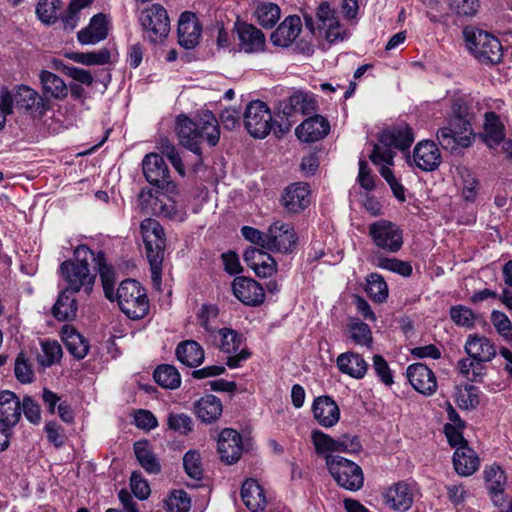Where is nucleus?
Masks as SVG:
<instances>
[{
  "label": "nucleus",
  "instance_id": "nucleus-38",
  "mask_svg": "<svg viewBox=\"0 0 512 512\" xmlns=\"http://www.w3.org/2000/svg\"><path fill=\"white\" fill-rule=\"evenodd\" d=\"M107 36L106 18L103 14L94 15L87 28L78 32L82 44H95Z\"/></svg>",
  "mask_w": 512,
  "mask_h": 512
},
{
  "label": "nucleus",
  "instance_id": "nucleus-56",
  "mask_svg": "<svg viewBox=\"0 0 512 512\" xmlns=\"http://www.w3.org/2000/svg\"><path fill=\"white\" fill-rule=\"evenodd\" d=\"M169 512H188L191 507V501L184 490H175L166 501Z\"/></svg>",
  "mask_w": 512,
  "mask_h": 512
},
{
  "label": "nucleus",
  "instance_id": "nucleus-29",
  "mask_svg": "<svg viewBox=\"0 0 512 512\" xmlns=\"http://www.w3.org/2000/svg\"><path fill=\"white\" fill-rule=\"evenodd\" d=\"M193 411L201 422L212 424L221 417L223 405L218 397L208 394L194 403Z\"/></svg>",
  "mask_w": 512,
  "mask_h": 512
},
{
  "label": "nucleus",
  "instance_id": "nucleus-17",
  "mask_svg": "<svg viewBox=\"0 0 512 512\" xmlns=\"http://www.w3.org/2000/svg\"><path fill=\"white\" fill-rule=\"evenodd\" d=\"M14 102L18 108L30 112L34 117H42L50 109L48 98L25 85L17 89Z\"/></svg>",
  "mask_w": 512,
  "mask_h": 512
},
{
  "label": "nucleus",
  "instance_id": "nucleus-61",
  "mask_svg": "<svg viewBox=\"0 0 512 512\" xmlns=\"http://www.w3.org/2000/svg\"><path fill=\"white\" fill-rule=\"evenodd\" d=\"M351 339L358 345H368L372 341V333L366 323L355 321L349 325Z\"/></svg>",
  "mask_w": 512,
  "mask_h": 512
},
{
  "label": "nucleus",
  "instance_id": "nucleus-21",
  "mask_svg": "<svg viewBox=\"0 0 512 512\" xmlns=\"http://www.w3.org/2000/svg\"><path fill=\"white\" fill-rule=\"evenodd\" d=\"M202 27L196 15L192 12H183L178 21V42L186 48L192 49L198 45Z\"/></svg>",
  "mask_w": 512,
  "mask_h": 512
},
{
  "label": "nucleus",
  "instance_id": "nucleus-18",
  "mask_svg": "<svg viewBox=\"0 0 512 512\" xmlns=\"http://www.w3.org/2000/svg\"><path fill=\"white\" fill-rule=\"evenodd\" d=\"M407 378L412 387L423 395L430 396L437 390L434 372L423 363H414L407 368Z\"/></svg>",
  "mask_w": 512,
  "mask_h": 512
},
{
  "label": "nucleus",
  "instance_id": "nucleus-32",
  "mask_svg": "<svg viewBox=\"0 0 512 512\" xmlns=\"http://www.w3.org/2000/svg\"><path fill=\"white\" fill-rule=\"evenodd\" d=\"M21 419V401L10 391L0 392V421L16 426Z\"/></svg>",
  "mask_w": 512,
  "mask_h": 512
},
{
  "label": "nucleus",
  "instance_id": "nucleus-12",
  "mask_svg": "<svg viewBox=\"0 0 512 512\" xmlns=\"http://www.w3.org/2000/svg\"><path fill=\"white\" fill-rule=\"evenodd\" d=\"M212 342L219 349L228 354L226 364L229 368H237L242 361L250 357V352L246 349H240L242 336L230 328H221L215 331Z\"/></svg>",
  "mask_w": 512,
  "mask_h": 512
},
{
  "label": "nucleus",
  "instance_id": "nucleus-36",
  "mask_svg": "<svg viewBox=\"0 0 512 512\" xmlns=\"http://www.w3.org/2000/svg\"><path fill=\"white\" fill-rule=\"evenodd\" d=\"M337 366L342 373L355 379H361L367 372V363L357 353L345 352L338 356Z\"/></svg>",
  "mask_w": 512,
  "mask_h": 512
},
{
  "label": "nucleus",
  "instance_id": "nucleus-45",
  "mask_svg": "<svg viewBox=\"0 0 512 512\" xmlns=\"http://www.w3.org/2000/svg\"><path fill=\"white\" fill-rule=\"evenodd\" d=\"M482 361L474 358H462L457 363L459 373L470 382L481 381L485 375V367Z\"/></svg>",
  "mask_w": 512,
  "mask_h": 512
},
{
  "label": "nucleus",
  "instance_id": "nucleus-26",
  "mask_svg": "<svg viewBox=\"0 0 512 512\" xmlns=\"http://www.w3.org/2000/svg\"><path fill=\"white\" fill-rule=\"evenodd\" d=\"M302 29V22L299 16L290 15L286 17L275 31L272 32L270 39L273 45L278 47H288L299 36Z\"/></svg>",
  "mask_w": 512,
  "mask_h": 512
},
{
  "label": "nucleus",
  "instance_id": "nucleus-59",
  "mask_svg": "<svg viewBox=\"0 0 512 512\" xmlns=\"http://www.w3.org/2000/svg\"><path fill=\"white\" fill-rule=\"evenodd\" d=\"M14 372L17 380L23 384L31 383L34 380V371L22 352L15 360Z\"/></svg>",
  "mask_w": 512,
  "mask_h": 512
},
{
  "label": "nucleus",
  "instance_id": "nucleus-55",
  "mask_svg": "<svg viewBox=\"0 0 512 512\" xmlns=\"http://www.w3.org/2000/svg\"><path fill=\"white\" fill-rule=\"evenodd\" d=\"M167 424L170 430L182 435H187L193 430L192 418L184 413H170L167 418Z\"/></svg>",
  "mask_w": 512,
  "mask_h": 512
},
{
  "label": "nucleus",
  "instance_id": "nucleus-48",
  "mask_svg": "<svg viewBox=\"0 0 512 512\" xmlns=\"http://www.w3.org/2000/svg\"><path fill=\"white\" fill-rule=\"evenodd\" d=\"M41 346L42 353L37 356V361L41 366L50 367L59 362L62 357V347L57 341H44Z\"/></svg>",
  "mask_w": 512,
  "mask_h": 512
},
{
  "label": "nucleus",
  "instance_id": "nucleus-16",
  "mask_svg": "<svg viewBox=\"0 0 512 512\" xmlns=\"http://www.w3.org/2000/svg\"><path fill=\"white\" fill-rule=\"evenodd\" d=\"M296 240V234L288 223L276 221L268 228L265 250L289 253L295 247Z\"/></svg>",
  "mask_w": 512,
  "mask_h": 512
},
{
  "label": "nucleus",
  "instance_id": "nucleus-31",
  "mask_svg": "<svg viewBox=\"0 0 512 512\" xmlns=\"http://www.w3.org/2000/svg\"><path fill=\"white\" fill-rule=\"evenodd\" d=\"M241 498L251 512H262L267 505L263 488L252 478L246 479L243 482Z\"/></svg>",
  "mask_w": 512,
  "mask_h": 512
},
{
  "label": "nucleus",
  "instance_id": "nucleus-2",
  "mask_svg": "<svg viewBox=\"0 0 512 512\" xmlns=\"http://www.w3.org/2000/svg\"><path fill=\"white\" fill-rule=\"evenodd\" d=\"M479 111L478 103L472 98L457 99L452 106V114L447 126L437 132V140L442 148L450 151L460 147H469L472 143V122L476 112Z\"/></svg>",
  "mask_w": 512,
  "mask_h": 512
},
{
  "label": "nucleus",
  "instance_id": "nucleus-13",
  "mask_svg": "<svg viewBox=\"0 0 512 512\" xmlns=\"http://www.w3.org/2000/svg\"><path fill=\"white\" fill-rule=\"evenodd\" d=\"M369 236L379 249L396 253L403 246L402 230L388 220H378L369 225Z\"/></svg>",
  "mask_w": 512,
  "mask_h": 512
},
{
  "label": "nucleus",
  "instance_id": "nucleus-58",
  "mask_svg": "<svg viewBox=\"0 0 512 512\" xmlns=\"http://www.w3.org/2000/svg\"><path fill=\"white\" fill-rule=\"evenodd\" d=\"M377 265L382 269H387L404 277L412 274L410 263L396 258L379 257Z\"/></svg>",
  "mask_w": 512,
  "mask_h": 512
},
{
  "label": "nucleus",
  "instance_id": "nucleus-51",
  "mask_svg": "<svg viewBox=\"0 0 512 512\" xmlns=\"http://www.w3.org/2000/svg\"><path fill=\"white\" fill-rule=\"evenodd\" d=\"M485 482L490 492L505 490L507 479L504 471L499 466H490L485 470Z\"/></svg>",
  "mask_w": 512,
  "mask_h": 512
},
{
  "label": "nucleus",
  "instance_id": "nucleus-7",
  "mask_svg": "<svg viewBox=\"0 0 512 512\" xmlns=\"http://www.w3.org/2000/svg\"><path fill=\"white\" fill-rule=\"evenodd\" d=\"M117 300L120 310L130 319L144 318L149 311V301L145 289L134 279L121 282L114 300Z\"/></svg>",
  "mask_w": 512,
  "mask_h": 512
},
{
  "label": "nucleus",
  "instance_id": "nucleus-33",
  "mask_svg": "<svg viewBox=\"0 0 512 512\" xmlns=\"http://www.w3.org/2000/svg\"><path fill=\"white\" fill-rule=\"evenodd\" d=\"M175 355L182 364L190 368L200 366L205 358L203 348L195 340L180 342L176 347Z\"/></svg>",
  "mask_w": 512,
  "mask_h": 512
},
{
  "label": "nucleus",
  "instance_id": "nucleus-50",
  "mask_svg": "<svg viewBox=\"0 0 512 512\" xmlns=\"http://www.w3.org/2000/svg\"><path fill=\"white\" fill-rule=\"evenodd\" d=\"M311 439L318 455H331L333 452H337V442L328 434L314 430L311 434Z\"/></svg>",
  "mask_w": 512,
  "mask_h": 512
},
{
  "label": "nucleus",
  "instance_id": "nucleus-19",
  "mask_svg": "<svg viewBox=\"0 0 512 512\" xmlns=\"http://www.w3.org/2000/svg\"><path fill=\"white\" fill-rule=\"evenodd\" d=\"M232 290L235 297L248 306H258L265 298L263 287L247 277H236L232 282Z\"/></svg>",
  "mask_w": 512,
  "mask_h": 512
},
{
  "label": "nucleus",
  "instance_id": "nucleus-47",
  "mask_svg": "<svg viewBox=\"0 0 512 512\" xmlns=\"http://www.w3.org/2000/svg\"><path fill=\"white\" fill-rule=\"evenodd\" d=\"M366 293L375 302L383 303L388 297V286L384 278L378 273H371L367 277Z\"/></svg>",
  "mask_w": 512,
  "mask_h": 512
},
{
  "label": "nucleus",
  "instance_id": "nucleus-53",
  "mask_svg": "<svg viewBox=\"0 0 512 512\" xmlns=\"http://www.w3.org/2000/svg\"><path fill=\"white\" fill-rule=\"evenodd\" d=\"M184 470L189 477L200 480L203 476L200 454L195 450H189L183 457Z\"/></svg>",
  "mask_w": 512,
  "mask_h": 512
},
{
  "label": "nucleus",
  "instance_id": "nucleus-39",
  "mask_svg": "<svg viewBox=\"0 0 512 512\" xmlns=\"http://www.w3.org/2000/svg\"><path fill=\"white\" fill-rule=\"evenodd\" d=\"M483 140L490 147H497L504 141V125L494 112L485 113Z\"/></svg>",
  "mask_w": 512,
  "mask_h": 512
},
{
  "label": "nucleus",
  "instance_id": "nucleus-20",
  "mask_svg": "<svg viewBox=\"0 0 512 512\" xmlns=\"http://www.w3.org/2000/svg\"><path fill=\"white\" fill-rule=\"evenodd\" d=\"M217 448L222 461L236 463L243 452L242 437L236 430L225 428L219 434Z\"/></svg>",
  "mask_w": 512,
  "mask_h": 512
},
{
  "label": "nucleus",
  "instance_id": "nucleus-14",
  "mask_svg": "<svg viewBox=\"0 0 512 512\" xmlns=\"http://www.w3.org/2000/svg\"><path fill=\"white\" fill-rule=\"evenodd\" d=\"M239 50L246 54L262 53L266 50V37L255 25L237 20L234 23Z\"/></svg>",
  "mask_w": 512,
  "mask_h": 512
},
{
  "label": "nucleus",
  "instance_id": "nucleus-62",
  "mask_svg": "<svg viewBox=\"0 0 512 512\" xmlns=\"http://www.w3.org/2000/svg\"><path fill=\"white\" fill-rule=\"evenodd\" d=\"M32 424H39L41 421L40 405L31 396H24L21 401V413Z\"/></svg>",
  "mask_w": 512,
  "mask_h": 512
},
{
  "label": "nucleus",
  "instance_id": "nucleus-35",
  "mask_svg": "<svg viewBox=\"0 0 512 512\" xmlns=\"http://www.w3.org/2000/svg\"><path fill=\"white\" fill-rule=\"evenodd\" d=\"M73 293L63 289L60 291L56 303L51 308V313L58 321L73 320L77 314V300Z\"/></svg>",
  "mask_w": 512,
  "mask_h": 512
},
{
  "label": "nucleus",
  "instance_id": "nucleus-40",
  "mask_svg": "<svg viewBox=\"0 0 512 512\" xmlns=\"http://www.w3.org/2000/svg\"><path fill=\"white\" fill-rule=\"evenodd\" d=\"M62 340L66 349L76 359H83L89 351V343L79 332L73 327L66 326L62 331Z\"/></svg>",
  "mask_w": 512,
  "mask_h": 512
},
{
  "label": "nucleus",
  "instance_id": "nucleus-3",
  "mask_svg": "<svg viewBox=\"0 0 512 512\" xmlns=\"http://www.w3.org/2000/svg\"><path fill=\"white\" fill-rule=\"evenodd\" d=\"M175 132L179 143L201 158L200 144L206 140L210 146L219 142L220 129L218 121L210 111H204L197 121L185 115H179L176 120Z\"/></svg>",
  "mask_w": 512,
  "mask_h": 512
},
{
  "label": "nucleus",
  "instance_id": "nucleus-1",
  "mask_svg": "<svg viewBox=\"0 0 512 512\" xmlns=\"http://www.w3.org/2000/svg\"><path fill=\"white\" fill-rule=\"evenodd\" d=\"M414 141L412 128L405 124H398L382 131L378 143L374 144L372 153L369 155L371 162L379 166L380 175L390 186L394 196L405 201V189L389 168L394 163V149L405 150Z\"/></svg>",
  "mask_w": 512,
  "mask_h": 512
},
{
  "label": "nucleus",
  "instance_id": "nucleus-41",
  "mask_svg": "<svg viewBox=\"0 0 512 512\" xmlns=\"http://www.w3.org/2000/svg\"><path fill=\"white\" fill-rule=\"evenodd\" d=\"M92 263L97 266V271L101 278L105 297L110 301H113L115 273L112 266L106 263L105 255L103 252H98L95 254V260L92 261Z\"/></svg>",
  "mask_w": 512,
  "mask_h": 512
},
{
  "label": "nucleus",
  "instance_id": "nucleus-42",
  "mask_svg": "<svg viewBox=\"0 0 512 512\" xmlns=\"http://www.w3.org/2000/svg\"><path fill=\"white\" fill-rule=\"evenodd\" d=\"M134 452L140 465L151 474L161 471V464L150 449L147 441H138L134 444Z\"/></svg>",
  "mask_w": 512,
  "mask_h": 512
},
{
  "label": "nucleus",
  "instance_id": "nucleus-27",
  "mask_svg": "<svg viewBox=\"0 0 512 512\" xmlns=\"http://www.w3.org/2000/svg\"><path fill=\"white\" fill-rule=\"evenodd\" d=\"M330 131L329 122L320 115H315L297 126L295 133L300 141L315 142L324 138Z\"/></svg>",
  "mask_w": 512,
  "mask_h": 512
},
{
  "label": "nucleus",
  "instance_id": "nucleus-60",
  "mask_svg": "<svg viewBox=\"0 0 512 512\" xmlns=\"http://www.w3.org/2000/svg\"><path fill=\"white\" fill-rule=\"evenodd\" d=\"M491 322L498 334L505 340L512 339V323L505 313L497 310L492 311Z\"/></svg>",
  "mask_w": 512,
  "mask_h": 512
},
{
  "label": "nucleus",
  "instance_id": "nucleus-49",
  "mask_svg": "<svg viewBox=\"0 0 512 512\" xmlns=\"http://www.w3.org/2000/svg\"><path fill=\"white\" fill-rule=\"evenodd\" d=\"M70 59L84 65H104L110 61V52L107 49H101L95 52H75L70 54Z\"/></svg>",
  "mask_w": 512,
  "mask_h": 512
},
{
  "label": "nucleus",
  "instance_id": "nucleus-64",
  "mask_svg": "<svg viewBox=\"0 0 512 512\" xmlns=\"http://www.w3.org/2000/svg\"><path fill=\"white\" fill-rule=\"evenodd\" d=\"M316 17L318 22L317 28L319 31H322V28L331 27V25L336 23L338 20L335 11L332 10L326 2H323L318 6Z\"/></svg>",
  "mask_w": 512,
  "mask_h": 512
},
{
  "label": "nucleus",
  "instance_id": "nucleus-25",
  "mask_svg": "<svg viewBox=\"0 0 512 512\" xmlns=\"http://www.w3.org/2000/svg\"><path fill=\"white\" fill-rule=\"evenodd\" d=\"M464 350L469 357L484 363L491 362L497 354L495 344L489 338L478 334L467 337Z\"/></svg>",
  "mask_w": 512,
  "mask_h": 512
},
{
  "label": "nucleus",
  "instance_id": "nucleus-30",
  "mask_svg": "<svg viewBox=\"0 0 512 512\" xmlns=\"http://www.w3.org/2000/svg\"><path fill=\"white\" fill-rule=\"evenodd\" d=\"M383 496L385 503L396 511H407L413 503L411 489L404 482L395 483L386 490Z\"/></svg>",
  "mask_w": 512,
  "mask_h": 512
},
{
  "label": "nucleus",
  "instance_id": "nucleus-23",
  "mask_svg": "<svg viewBox=\"0 0 512 512\" xmlns=\"http://www.w3.org/2000/svg\"><path fill=\"white\" fill-rule=\"evenodd\" d=\"M413 161L423 171H434L441 163V153L436 143L429 140L419 142L413 150Z\"/></svg>",
  "mask_w": 512,
  "mask_h": 512
},
{
  "label": "nucleus",
  "instance_id": "nucleus-54",
  "mask_svg": "<svg viewBox=\"0 0 512 512\" xmlns=\"http://www.w3.org/2000/svg\"><path fill=\"white\" fill-rule=\"evenodd\" d=\"M449 7L456 15L472 18L480 9L479 0H448Z\"/></svg>",
  "mask_w": 512,
  "mask_h": 512
},
{
  "label": "nucleus",
  "instance_id": "nucleus-44",
  "mask_svg": "<svg viewBox=\"0 0 512 512\" xmlns=\"http://www.w3.org/2000/svg\"><path fill=\"white\" fill-rule=\"evenodd\" d=\"M153 377L157 384L166 389H176L181 384V377L178 370L169 364L158 366Z\"/></svg>",
  "mask_w": 512,
  "mask_h": 512
},
{
  "label": "nucleus",
  "instance_id": "nucleus-9",
  "mask_svg": "<svg viewBox=\"0 0 512 512\" xmlns=\"http://www.w3.org/2000/svg\"><path fill=\"white\" fill-rule=\"evenodd\" d=\"M139 202L143 211L158 217L182 222L186 218L185 210L167 193L143 189L139 194Z\"/></svg>",
  "mask_w": 512,
  "mask_h": 512
},
{
  "label": "nucleus",
  "instance_id": "nucleus-24",
  "mask_svg": "<svg viewBox=\"0 0 512 512\" xmlns=\"http://www.w3.org/2000/svg\"><path fill=\"white\" fill-rule=\"evenodd\" d=\"M244 261L254 270L259 277H270L277 270V264L274 258L266 251L260 248H248L244 252Z\"/></svg>",
  "mask_w": 512,
  "mask_h": 512
},
{
  "label": "nucleus",
  "instance_id": "nucleus-15",
  "mask_svg": "<svg viewBox=\"0 0 512 512\" xmlns=\"http://www.w3.org/2000/svg\"><path fill=\"white\" fill-rule=\"evenodd\" d=\"M142 169L150 184L162 189L166 187L171 193L176 189L175 184L169 180L168 166L159 154H147L142 161Z\"/></svg>",
  "mask_w": 512,
  "mask_h": 512
},
{
  "label": "nucleus",
  "instance_id": "nucleus-10",
  "mask_svg": "<svg viewBox=\"0 0 512 512\" xmlns=\"http://www.w3.org/2000/svg\"><path fill=\"white\" fill-rule=\"evenodd\" d=\"M325 463L329 473L340 487L349 491H358L363 487V471L353 461L338 455H326Z\"/></svg>",
  "mask_w": 512,
  "mask_h": 512
},
{
  "label": "nucleus",
  "instance_id": "nucleus-6",
  "mask_svg": "<svg viewBox=\"0 0 512 512\" xmlns=\"http://www.w3.org/2000/svg\"><path fill=\"white\" fill-rule=\"evenodd\" d=\"M140 228L150 264L151 278L154 285L159 286L166 246L164 229L158 221L151 218L143 220Z\"/></svg>",
  "mask_w": 512,
  "mask_h": 512
},
{
  "label": "nucleus",
  "instance_id": "nucleus-5",
  "mask_svg": "<svg viewBox=\"0 0 512 512\" xmlns=\"http://www.w3.org/2000/svg\"><path fill=\"white\" fill-rule=\"evenodd\" d=\"M244 127L255 139H263L273 130L274 135L281 138L286 134L291 124H279L275 126L271 111L266 103L260 100L251 101L243 113Z\"/></svg>",
  "mask_w": 512,
  "mask_h": 512
},
{
  "label": "nucleus",
  "instance_id": "nucleus-28",
  "mask_svg": "<svg viewBox=\"0 0 512 512\" xmlns=\"http://www.w3.org/2000/svg\"><path fill=\"white\" fill-rule=\"evenodd\" d=\"M312 411L314 418L323 427H332L340 417V409L329 396H320L314 400Z\"/></svg>",
  "mask_w": 512,
  "mask_h": 512
},
{
  "label": "nucleus",
  "instance_id": "nucleus-63",
  "mask_svg": "<svg viewBox=\"0 0 512 512\" xmlns=\"http://www.w3.org/2000/svg\"><path fill=\"white\" fill-rule=\"evenodd\" d=\"M459 407L464 409H475L479 403V390L473 385H465L464 390L458 396Z\"/></svg>",
  "mask_w": 512,
  "mask_h": 512
},
{
  "label": "nucleus",
  "instance_id": "nucleus-34",
  "mask_svg": "<svg viewBox=\"0 0 512 512\" xmlns=\"http://www.w3.org/2000/svg\"><path fill=\"white\" fill-rule=\"evenodd\" d=\"M39 79L44 97L62 100L68 95V87L58 75L43 70L39 74Z\"/></svg>",
  "mask_w": 512,
  "mask_h": 512
},
{
  "label": "nucleus",
  "instance_id": "nucleus-52",
  "mask_svg": "<svg viewBox=\"0 0 512 512\" xmlns=\"http://www.w3.org/2000/svg\"><path fill=\"white\" fill-rule=\"evenodd\" d=\"M451 320L458 326L472 328L477 318L476 314L468 307L455 305L449 311Z\"/></svg>",
  "mask_w": 512,
  "mask_h": 512
},
{
  "label": "nucleus",
  "instance_id": "nucleus-57",
  "mask_svg": "<svg viewBox=\"0 0 512 512\" xmlns=\"http://www.w3.org/2000/svg\"><path fill=\"white\" fill-rule=\"evenodd\" d=\"M92 3V0H71L68 6V9L65 11L62 16V21L65 25V28L74 29L77 25L78 21V12L89 6Z\"/></svg>",
  "mask_w": 512,
  "mask_h": 512
},
{
  "label": "nucleus",
  "instance_id": "nucleus-43",
  "mask_svg": "<svg viewBox=\"0 0 512 512\" xmlns=\"http://www.w3.org/2000/svg\"><path fill=\"white\" fill-rule=\"evenodd\" d=\"M281 16L280 7L272 2H262L257 5L254 11V17L257 22L266 29L275 26Z\"/></svg>",
  "mask_w": 512,
  "mask_h": 512
},
{
  "label": "nucleus",
  "instance_id": "nucleus-37",
  "mask_svg": "<svg viewBox=\"0 0 512 512\" xmlns=\"http://www.w3.org/2000/svg\"><path fill=\"white\" fill-rule=\"evenodd\" d=\"M453 465L459 475L469 476L477 470L479 459L467 446H459L454 452Z\"/></svg>",
  "mask_w": 512,
  "mask_h": 512
},
{
  "label": "nucleus",
  "instance_id": "nucleus-46",
  "mask_svg": "<svg viewBox=\"0 0 512 512\" xmlns=\"http://www.w3.org/2000/svg\"><path fill=\"white\" fill-rule=\"evenodd\" d=\"M62 4L61 0H40L36 6V13L43 23H55L64 15L60 12Z\"/></svg>",
  "mask_w": 512,
  "mask_h": 512
},
{
  "label": "nucleus",
  "instance_id": "nucleus-4",
  "mask_svg": "<svg viewBox=\"0 0 512 512\" xmlns=\"http://www.w3.org/2000/svg\"><path fill=\"white\" fill-rule=\"evenodd\" d=\"M95 260V253L86 245H79L74 250V259L61 263L59 273L65 283L64 289L71 293L83 290L90 294L95 284L96 272L89 268Z\"/></svg>",
  "mask_w": 512,
  "mask_h": 512
},
{
  "label": "nucleus",
  "instance_id": "nucleus-11",
  "mask_svg": "<svg viewBox=\"0 0 512 512\" xmlns=\"http://www.w3.org/2000/svg\"><path fill=\"white\" fill-rule=\"evenodd\" d=\"M144 37L152 43L165 39L170 31V19L166 9L160 4H152L141 10L138 16Z\"/></svg>",
  "mask_w": 512,
  "mask_h": 512
},
{
  "label": "nucleus",
  "instance_id": "nucleus-22",
  "mask_svg": "<svg viewBox=\"0 0 512 512\" xmlns=\"http://www.w3.org/2000/svg\"><path fill=\"white\" fill-rule=\"evenodd\" d=\"M310 190L306 183L291 184L284 191L282 205L288 213H300L310 204Z\"/></svg>",
  "mask_w": 512,
  "mask_h": 512
},
{
  "label": "nucleus",
  "instance_id": "nucleus-8",
  "mask_svg": "<svg viewBox=\"0 0 512 512\" xmlns=\"http://www.w3.org/2000/svg\"><path fill=\"white\" fill-rule=\"evenodd\" d=\"M463 37L468 49L480 62L496 64L501 61L502 46L492 34L473 26H466L463 29Z\"/></svg>",
  "mask_w": 512,
  "mask_h": 512
}]
</instances>
